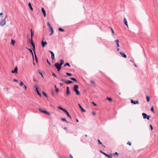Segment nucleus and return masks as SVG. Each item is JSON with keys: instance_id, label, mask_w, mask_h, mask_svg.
I'll list each match as a JSON object with an SVG mask.
<instances>
[{"instance_id": "nucleus-38", "label": "nucleus", "mask_w": 158, "mask_h": 158, "mask_svg": "<svg viewBox=\"0 0 158 158\" xmlns=\"http://www.w3.org/2000/svg\"><path fill=\"white\" fill-rule=\"evenodd\" d=\"M43 94L46 97H47V96H48L47 95L44 91H43Z\"/></svg>"}, {"instance_id": "nucleus-59", "label": "nucleus", "mask_w": 158, "mask_h": 158, "mask_svg": "<svg viewBox=\"0 0 158 158\" xmlns=\"http://www.w3.org/2000/svg\"><path fill=\"white\" fill-rule=\"evenodd\" d=\"M92 114H93V115H95V114H96V113H95V112H92Z\"/></svg>"}, {"instance_id": "nucleus-43", "label": "nucleus", "mask_w": 158, "mask_h": 158, "mask_svg": "<svg viewBox=\"0 0 158 158\" xmlns=\"http://www.w3.org/2000/svg\"><path fill=\"white\" fill-rule=\"evenodd\" d=\"M98 144H101L103 146L102 143L100 142V140L99 139H98Z\"/></svg>"}, {"instance_id": "nucleus-33", "label": "nucleus", "mask_w": 158, "mask_h": 158, "mask_svg": "<svg viewBox=\"0 0 158 158\" xmlns=\"http://www.w3.org/2000/svg\"><path fill=\"white\" fill-rule=\"evenodd\" d=\"M146 99L147 101L148 102H149V101H150V97L149 96H146Z\"/></svg>"}, {"instance_id": "nucleus-2", "label": "nucleus", "mask_w": 158, "mask_h": 158, "mask_svg": "<svg viewBox=\"0 0 158 158\" xmlns=\"http://www.w3.org/2000/svg\"><path fill=\"white\" fill-rule=\"evenodd\" d=\"M54 65L57 69L58 71H60L61 68V65L59 63L57 62Z\"/></svg>"}, {"instance_id": "nucleus-49", "label": "nucleus", "mask_w": 158, "mask_h": 158, "mask_svg": "<svg viewBox=\"0 0 158 158\" xmlns=\"http://www.w3.org/2000/svg\"><path fill=\"white\" fill-rule=\"evenodd\" d=\"M37 94H38V95L40 97H41V94L39 92V91L37 92Z\"/></svg>"}, {"instance_id": "nucleus-28", "label": "nucleus", "mask_w": 158, "mask_h": 158, "mask_svg": "<svg viewBox=\"0 0 158 158\" xmlns=\"http://www.w3.org/2000/svg\"><path fill=\"white\" fill-rule=\"evenodd\" d=\"M58 108L59 109H60V110H62L63 111H64V110H65V109L64 108H62L60 106H58Z\"/></svg>"}, {"instance_id": "nucleus-16", "label": "nucleus", "mask_w": 158, "mask_h": 158, "mask_svg": "<svg viewBox=\"0 0 158 158\" xmlns=\"http://www.w3.org/2000/svg\"><path fill=\"white\" fill-rule=\"evenodd\" d=\"M120 54L124 58H126L127 57V55L125 54L123 52H120Z\"/></svg>"}, {"instance_id": "nucleus-62", "label": "nucleus", "mask_w": 158, "mask_h": 158, "mask_svg": "<svg viewBox=\"0 0 158 158\" xmlns=\"http://www.w3.org/2000/svg\"><path fill=\"white\" fill-rule=\"evenodd\" d=\"M76 121L77 122H79V121L78 119H76Z\"/></svg>"}, {"instance_id": "nucleus-24", "label": "nucleus", "mask_w": 158, "mask_h": 158, "mask_svg": "<svg viewBox=\"0 0 158 158\" xmlns=\"http://www.w3.org/2000/svg\"><path fill=\"white\" fill-rule=\"evenodd\" d=\"M80 108L81 109V110L82 112H85V111H86L84 109L80 104Z\"/></svg>"}, {"instance_id": "nucleus-39", "label": "nucleus", "mask_w": 158, "mask_h": 158, "mask_svg": "<svg viewBox=\"0 0 158 158\" xmlns=\"http://www.w3.org/2000/svg\"><path fill=\"white\" fill-rule=\"evenodd\" d=\"M47 62L48 63V64L49 65H51V63L50 62H49L48 59H47Z\"/></svg>"}, {"instance_id": "nucleus-60", "label": "nucleus", "mask_w": 158, "mask_h": 158, "mask_svg": "<svg viewBox=\"0 0 158 158\" xmlns=\"http://www.w3.org/2000/svg\"><path fill=\"white\" fill-rule=\"evenodd\" d=\"M117 44V47H119V44Z\"/></svg>"}, {"instance_id": "nucleus-57", "label": "nucleus", "mask_w": 158, "mask_h": 158, "mask_svg": "<svg viewBox=\"0 0 158 158\" xmlns=\"http://www.w3.org/2000/svg\"><path fill=\"white\" fill-rule=\"evenodd\" d=\"M70 158H73V156H72V155H71V154H70Z\"/></svg>"}, {"instance_id": "nucleus-7", "label": "nucleus", "mask_w": 158, "mask_h": 158, "mask_svg": "<svg viewBox=\"0 0 158 158\" xmlns=\"http://www.w3.org/2000/svg\"><path fill=\"white\" fill-rule=\"evenodd\" d=\"M100 152L101 153H102L105 156H106L107 157L109 158H112V157L111 155H109L106 153L105 152H102V151H100Z\"/></svg>"}, {"instance_id": "nucleus-9", "label": "nucleus", "mask_w": 158, "mask_h": 158, "mask_svg": "<svg viewBox=\"0 0 158 158\" xmlns=\"http://www.w3.org/2000/svg\"><path fill=\"white\" fill-rule=\"evenodd\" d=\"M18 68L17 66H15L14 70L11 71V73H17Z\"/></svg>"}, {"instance_id": "nucleus-23", "label": "nucleus", "mask_w": 158, "mask_h": 158, "mask_svg": "<svg viewBox=\"0 0 158 158\" xmlns=\"http://www.w3.org/2000/svg\"><path fill=\"white\" fill-rule=\"evenodd\" d=\"M15 41L14 40H11V44L12 45H15Z\"/></svg>"}, {"instance_id": "nucleus-21", "label": "nucleus", "mask_w": 158, "mask_h": 158, "mask_svg": "<svg viewBox=\"0 0 158 158\" xmlns=\"http://www.w3.org/2000/svg\"><path fill=\"white\" fill-rule=\"evenodd\" d=\"M50 31H51V33L49 35H52L53 34L54 30H53V27H50Z\"/></svg>"}, {"instance_id": "nucleus-47", "label": "nucleus", "mask_w": 158, "mask_h": 158, "mask_svg": "<svg viewBox=\"0 0 158 158\" xmlns=\"http://www.w3.org/2000/svg\"><path fill=\"white\" fill-rule=\"evenodd\" d=\"M110 28L111 29V31H112V34H113V35H114V30H113V29H112V28H111V27H110Z\"/></svg>"}, {"instance_id": "nucleus-1", "label": "nucleus", "mask_w": 158, "mask_h": 158, "mask_svg": "<svg viewBox=\"0 0 158 158\" xmlns=\"http://www.w3.org/2000/svg\"><path fill=\"white\" fill-rule=\"evenodd\" d=\"M78 85H75L73 88V90L76 92V94L79 95V91L78 90Z\"/></svg>"}, {"instance_id": "nucleus-48", "label": "nucleus", "mask_w": 158, "mask_h": 158, "mask_svg": "<svg viewBox=\"0 0 158 158\" xmlns=\"http://www.w3.org/2000/svg\"><path fill=\"white\" fill-rule=\"evenodd\" d=\"M114 155H117V156H118V153L116 152L114 153Z\"/></svg>"}, {"instance_id": "nucleus-20", "label": "nucleus", "mask_w": 158, "mask_h": 158, "mask_svg": "<svg viewBox=\"0 0 158 158\" xmlns=\"http://www.w3.org/2000/svg\"><path fill=\"white\" fill-rule=\"evenodd\" d=\"M31 31V38H32V37L34 36V31H32V29H31L30 30Z\"/></svg>"}, {"instance_id": "nucleus-50", "label": "nucleus", "mask_w": 158, "mask_h": 158, "mask_svg": "<svg viewBox=\"0 0 158 158\" xmlns=\"http://www.w3.org/2000/svg\"><path fill=\"white\" fill-rule=\"evenodd\" d=\"M13 81H15V82H18V81L16 79H14L13 80Z\"/></svg>"}, {"instance_id": "nucleus-22", "label": "nucleus", "mask_w": 158, "mask_h": 158, "mask_svg": "<svg viewBox=\"0 0 158 158\" xmlns=\"http://www.w3.org/2000/svg\"><path fill=\"white\" fill-rule=\"evenodd\" d=\"M28 6L31 10L32 11L33 10V8L31 6V4L30 2H29L28 4Z\"/></svg>"}, {"instance_id": "nucleus-10", "label": "nucleus", "mask_w": 158, "mask_h": 158, "mask_svg": "<svg viewBox=\"0 0 158 158\" xmlns=\"http://www.w3.org/2000/svg\"><path fill=\"white\" fill-rule=\"evenodd\" d=\"M131 103H132V104H133L134 105L139 104V101L138 100H136V101H135L132 99H131Z\"/></svg>"}, {"instance_id": "nucleus-25", "label": "nucleus", "mask_w": 158, "mask_h": 158, "mask_svg": "<svg viewBox=\"0 0 158 158\" xmlns=\"http://www.w3.org/2000/svg\"><path fill=\"white\" fill-rule=\"evenodd\" d=\"M70 79L75 82H77V80L74 77H70Z\"/></svg>"}, {"instance_id": "nucleus-63", "label": "nucleus", "mask_w": 158, "mask_h": 158, "mask_svg": "<svg viewBox=\"0 0 158 158\" xmlns=\"http://www.w3.org/2000/svg\"><path fill=\"white\" fill-rule=\"evenodd\" d=\"M84 136L86 138V137L87 136V135H85Z\"/></svg>"}, {"instance_id": "nucleus-18", "label": "nucleus", "mask_w": 158, "mask_h": 158, "mask_svg": "<svg viewBox=\"0 0 158 158\" xmlns=\"http://www.w3.org/2000/svg\"><path fill=\"white\" fill-rule=\"evenodd\" d=\"M124 22L125 24L127 27H128V25L127 24V20L126 18H124L123 19Z\"/></svg>"}, {"instance_id": "nucleus-42", "label": "nucleus", "mask_w": 158, "mask_h": 158, "mask_svg": "<svg viewBox=\"0 0 158 158\" xmlns=\"http://www.w3.org/2000/svg\"><path fill=\"white\" fill-rule=\"evenodd\" d=\"M23 85H24V84H23V82L22 81H20V83H19V85L20 86H22Z\"/></svg>"}, {"instance_id": "nucleus-5", "label": "nucleus", "mask_w": 158, "mask_h": 158, "mask_svg": "<svg viewBox=\"0 0 158 158\" xmlns=\"http://www.w3.org/2000/svg\"><path fill=\"white\" fill-rule=\"evenodd\" d=\"M142 115L143 116L144 119L147 118L148 120L149 119V118L150 117V115H148L146 113H142Z\"/></svg>"}, {"instance_id": "nucleus-15", "label": "nucleus", "mask_w": 158, "mask_h": 158, "mask_svg": "<svg viewBox=\"0 0 158 158\" xmlns=\"http://www.w3.org/2000/svg\"><path fill=\"white\" fill-rule=\"evenodd\" d=\"M26 48L29 51V52L30 53H31V55H32V57H33V60H34V56H33V53L32 50L30 48Z\"/></svg>"}, {"instance_id": "nucleus-58", "label": "nucleus", "mask_w": 158, "mask_h": 158, "mask_svg": "<svg viewBox=\"0 0 158 158\" xmlns=\"http://www.w3.org/2000/svg\"><path fill=\"white\" fill-rule=\"evenodd\" d=\"M24 86L25 89H27V86L25 85H24Z\"/></svg>"}, {"instance_id": "nucleus-13", "label": "nucleus", "mask_w": 158, "mask_h": 158, "mask_svg": "<svg viewBox=\"0 0 158 158\" xmlns=\"http://www.w3.org/2000/svg\"><path fill=\"white\" fill-rule=\"evenodd\" d=\"M47 44L46 41H44L43 40L42 41V46L43 47H44Z\"/></svg>"}, {"instance_id": "nucleus-34", "label": "nucleus", "mask_w": 158, "mask_h": 158, "mask_svg": "<svg viewBox=\"0 0 158 158\" xmlns=\"http://www.w3.org/2000/svg\"><path fill=\"white\" fill-rule=\"evenodd\" d=\"M66 74L69 76H71L72 75L71 73H66Z\"/></svg>"}, {"instance_id": "nucleus-14", "label": "nucleus", "mask_w": 158, "mask_h": 158, "mask_svg": "<svg viewBox=\"0 0 158 158\" xmlns=\"http://www.w3.org/2000/svg\"><path fill=\"white\" fill-rule=\"evenodd\" d=\"M42 11L43 13L44 16L45 17L46 15V11L44 10V8L43 7L42 8Z\"/></svg>"}, {"instance_id": "nucleus-52", "label": "nucleus", "mask_w": 158, "mask_h": 158, "mask_svg": "<svg viewBox=\"0 0 158 158\" xmlns=\"http://www.w3.org/2000/svg\"><path fill=\"white\" fill-rule=\"evenodd\" d=\"M127 144H128V145H130V146H131V143L130 142H128L127 143Z\"/></svg>"}, {"instance_id": "nucleus-3", "label": "nucleus", "mask_w": 158, "mask_h": 158, "mask_svg": "<svg viewBox=\"0 0 158 158\" xmlns=\"http://www.w3.org/2000/svg\"><path fill=\"white\" fill-rule=\"evenodd\" d=\"M39 110L41 112L48 114L49 116L50 115V113L48 111L46 110H43L41 108H39Z\"/></svg>"}, {"instance_id": "nucleus-53", "label": "nucleus", "mask_w": 158, "mask_h": 158, "mask_svg": "<svg viewBox=\"0 0 158 158\" xmlns=\"http://www.w3.org/2000/svg\"><path fill=\"white\" fill-rule=\"evenodd\" d=\"M59 91V89L58 88H56V93H58Z\"/></svg>"}, {"instance_id": "nucleus-35", "label": "nucleus", "mask_w": 158, "mask_h": 158, "mask_svg": "<svg viewBox=\"0 0 158 158\" xmlns=\"http://www.w3.org/2000/svg\"><path fill=\"white\" fill-rule=\"evenodd\" d=\"M34 87L35 88V91L36 92H38L39 91L38 90L37 88V86L36 85L34 86Z\"/></svg>"}, {"instance_id": "nucleus-54", "label": "nucleus", "mask_w": 158, "mask_h": 158, "mask_svg": "<svg viewBox=\"0 0 158 158\" xmlns=\"http://www.w3.org/2000/svg\"><path fill=\"white\" fill-rule=\"evenodd\" d=\"M92 104H93V105H94V106H97V104H96V103H94V102H92Z\"/></svg>"}, {"instance_id": "nucleus-55", "label": "nucleus", "mask_w": 158, "mask_h": 158, "mask_svg": "<svg viewBox=\"0 0 158 158\" xmlns=\"http://www.w3.org/2000/svg\"><path fill=\"white\" fill-rule=\"evenodd\" d=\"M60 80L62 81H64L65 82V81H66L64 79H60Z\"/></svg>"}, {"instance_id": "nucleus-12", "label": "nucleus", "mask_w": 158, "mask_h": 158, "mask_svg": "<svg viewBox=\"0 0 158 158\" xmlns=\"http://www.w3.org/2000/svg\"><path fill=\"white\" fill-rule=\"evenodd\" d=\"M64 112L65 113V114H66L67 116L70 119H71V116L70 115L69 112L67 111L65 109V110H64Z\"/></svg>"}, {"instance_id": "nucleus-40", "label": "nucleus", "mask_w": 158, "mask_h": 158, "mask_svg": "<svg viewBox=\"0 0 158 158\" xmlns=\"http://www.w3.org/2000/svg\"><path fill=\"white\" fill-rule=\"evenodd\" d=\"M52 94L53 97L55 96V94L53 90H52Z\"/></svg>"}, {"instance_id": "nucleus-11", "label": "nucleus", "mask_w": 158, "mask_h": 158, "mask_svg": "<svg viewBox=\"0 0 158 158\" xmlns=\"http://www.w3.org/2000/svg\"><path fill=\"white\" fill-rule=\"evenodd\" d=\"M49 52L51 53V58L52 60H53L55 59V55L54 53L52 52V51H49Z\"/></svg>"}, {"instance_id": "nucleus-37", "label": "nucleus", "mask_w": 158, "mask_h": 158, "mask_svg": "<svg viewBox=\"0 0 158 158\" xmlns=\"http://www.w3.org/2000/svg\"><path fill=\"white\" fill-rule=\"evenodd\" d=\"M107 99L109 101H112V99L110 98L107 97Z\"/></svg>"}, {"instance_id": "nucleus-17", "label": "nucleus", "mask_w": 158, "mask_h": 158, "mask_svg": "<svg viewBox=\"0 0 158 158\" xmlns=\"http://www.w3.org/2000/svg\"><path fill=\"white\" fill-rule=\"evenodd\" d=\"M65 83L66 84H70L73 83V81L70 80H66L65 81Z\"/></svg>"}, {"instance_id": "nucleus-6", "label": "nucleus", "mask_w": 158, "mask_h": 158, "mask_svg": "<svg viewBox=\"0 0 158 158\" xmlns=\"http://www.w3.org/2000/svg\"><path fill=\"white\" fill-rule=\"evenodd\" d=\"M6 18V16L5 18L2 20L1 22H0V26H3L4 25L6 24V21L5 19Z\"/></svg>"}, {"instance_id": "nucleus-30", "label": "nucleus", "mask_w": 158, "mask_h": 158, "mask_svg": "<svg viewBox=\"0 0 158 158\" xmlns=\"http://www.w3.org/2000/svg\"><path fill=\"white\" fill-rule=\"evenodd\" d=\"M64 63V61L63 59H61L60 60V64H61V65L62 66V65Z\"/></svg>"}, {"instance_id": "nucleus-27", "label": "nucleus", "mask_w": 158, "mask_h": 158, "mask_svg": "<svg viewBox=\"0 0 158 158\" xmlns=\"http://www.w3.org/2000/svg\"><path fill=\"white\" fill-rule=\"evenodd\" d=\"M61 120L63 121H65L67 123H69V122H68L65 118H61Z\"/></svg>"}, {"instance_id": "nucleus-41", "label": "nucleus", "mask_w": 158, "mask_h": 158, "mask_svg": "<svg viewBox=\"0 0 158 158\" xmlns=\"http://www.w3.org/2000/svg\"><path fill=\"white\" fill-rule=\"evenodd\" d=\"M90 82L92 84L94 85H95V84L93 81H90Z\"/></svg>"}, {"instance_id": "nucleus-26", "label": "nucleus", "mask_w": 158, "mask_h": 158, "mask_svg": "<svg viewBox=\"0 0 158 158\" xmlns=\"http://www.w3.org/2000/svg\"><path fill=\"white\" fill-rule=\"evenodd\" d=\"M34 54H35V60L36 62L37 63L38 62V60L37 57V56H36V55L35 54V52H34Z\"/></svg>"}, {"instance_id": "nucleus-36", "label": "nucleus", "mask_w": 158, "mask_h": 158, "mask_svg": "<svg viewBox=\"0 0 158 158\" xmlns=\"http://www.w3.org/2000/svg\"><path fill=\"white\" fill-rule=\"evenodd\" d=\"M52 75L53 76L55 77L56 78H58L57 77L56 75L55 74V73H52Z\"/></svg>"}, {"instance_id": "nucleus-31", "label": "nucleus", "mask_w": 158, "mask_h": 158, "mask_svg": "<svg viewBox=\"0 0 158 158\" xmlns=\"http://www.w3.org/2000/svg\"><path fill=\"white\" fill-rule=\"evenodd\" d=\"M58 30L59 31L61 32H63L64 31V30L62 28L60 27L58 28Z\"/></svg>"}, {"instance_id": "nucleus-56", "label": "nucleus", "mask_w": 158, "mask_h": 158, "mask_svg": "<svg viewBox=\"0 0 158 158\" xmlns=\"http://www.w3.org/2000/svg\"><path fill=\"white\" fill-rule=\"evenodd\" d=\"M60 85L61 86H62L63 85V84L62 83H60Z\"/></svg>"}, {"instance_id": "nucleus-45", "label": "nucleus", "mask_w": 158, "mask_h": 158, "mask_svg": "<svg viewBox=\"0 0 158 158\" xmlns=\"http://www.w3.org/2000/svg\"><path fill=\"white\" fill-rule=\"evenodd\" d=\"M47 24L48 26L49 27V28H50V27H52L51 26L50 23H48Z\"/></svg>"}, {"instance_id": "nucleus-46", "label": "nucleus", "mask_w": 158, "mask_h": 158, "mask_svg": "<svg viewBox=\"0 0 158 158\" xmlns=\"http://www.w3.org/2000/svg\"><path fill=\"white\" fill-rule=\"evenodd\" d=\"M115 42H116L117 44H119V40L118 39H117V40H115Z\"/></svg>"}, {"instance_id": "nucleus-44", "label": "nucleus", "mask_w": 158, "mask_h": 158, "mask_svg": "<svg viewBox=\"0 0 158 158\" xmlns=\"http://www.w3.org/2000/svg\"><path fill=\"white\" fill-rule=\"evenodd\" d=\"M151 111L154 112V108H153V106H152V107L151 108Z\"/></svg>"}, {"instance_id": "nucleus-51", "label": "nucleus", "mask_w": 158, "mask_h": 158, "mask_svg": "<svg viewBox=\"0 0 158 158\" xmlns=\"http://www.w3.org/2000/svg\"><path fill=\"white\" fill-rule=\"evenodd\" d=\"M150 128H151V130L152 131L153 130V127L152 126V125H150Z\"/></svg>"}, {"instance_id": "nucleus-32", "label": "nucleus", "mask_w": 158, "mask_h": 158, "mask_svg": "<svg viewBox=\"0 0 158 158\" xmlns=\"http://www.w3.org/2000/svg\"><path fill=\"white\" fill-rule=\"evenodd\" d=\"M38 73L40 74L41 75V76H42V77L44 78V76L43 75V74H42V73H41V72L40 71V70H38Z\"/></svg>"}, {"instance_id": "nucleus-61", "label": "nucleus", "mask_w": 158, "mask_h": 158, "mask_svg": "<svg viewBox=\"0 0 158 158\" xmlns=\"http://www.w3.org/2000/svg\"><path fill=\"white\" fill-rule=\"evenodd\" d=\"M2 15V13H0V15L1 16Z\"/></svg>"}, {"instance_id": "nucleus-8", "label": "nucleus", "mask_w": 158, "mask_h": 158, "mask_svg": "<svg viewBox=\"0 0 158 158\" xmlns=\"http://www.w3.org/2000/svg\"><path fill=\"white\" fill-rule=\"evenodd\" d=\"M81 141L85 143L87 141V138L84 136H83L81 138Z\"/></svg>"}, {"instance_id": "nucleus-4", "label": "nucleus", "mask_w": 158, "mask_h": 158, "mask_svg": "<svg viewBox=\"0 0 158 158\" xmlns=\"http://www.w3.org/2000/svg\"><path fill=\"white\" fill-rule=\"evenodd\" d=\"M29 42L32 45L33 47V50L34 52H35V44L33 42L32 40V38L29 40Z\"/></svg>"}, {"instance_id": "nucleus-64", "label": "nucleus", "mask_w": 158, "mask_h": 158, "mask_svg": "<svg viewBox=\"0 0 158 158\" xmlns=\"http://www.w3.org/2000/svg\"><path fill=\"white\" fill-rule=\"evenodd\" d=\"M64 129L67 130V128L66 127H65L64 128Z\"/></svg>"}, {"instance_id": "nucleus-29", "label": "nucleus", "mask_w": 158, "mask_h": 158, "mask_svg": "<svg viewBox=\"0 0 158 158\" xmlns=\"http://www.w3.org/2000/svg\"><path fill=\"white\" fill-rule=\"evenodd\" d=\"M64 66H68L69 67H70V65L69 63H68V62H67V63H65L64 64Z\"/></svg>"}, {"instance_id": "nucleus-19", "label": "nucleus", "mask_w": 158, "mask_h": 158, "mask_svg": "<svg viewBox=\"0 0 158 158\" xmlns=\"http://www.w3.org/2000/svg\"><path fill=\"white\" fill-rule=\"evenodd\" d=\"M70 94V92L69 89V87L68 86L67 87V90H66V95H68Z\"/></svg>"}]
</instances>
